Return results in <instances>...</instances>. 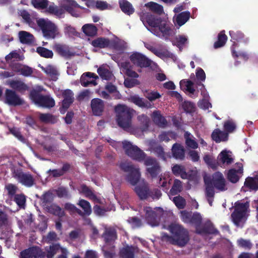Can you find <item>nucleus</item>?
Masks as SVG:
<instances>
[{
	"label": "nucleus",
	"mask_w": 258,
	"mask_h": 258,
	"mask_svg": "<svg viewBox=\"0 0 258 258\" xmlns=\"http://www.w3.org/2000/svg\"><path fill=\"white\" fill-rule=\"evenodd\" d=\"M190 16V13L189 11H186L179 13L176 17V23L179 26H181L189 19Z\"/></svg>",
	"instance_id": "41"
},
{
	"label": "nucleus",
	"mask_w": 258,
	"mask_h": 258,
	"mask_svg": "<svg viewBox=\"0 0 258 258\" xmlns=\"http://www.w3.org/2000/svg\"><path fill=\"white\" fill-rule=\"evenodd\" d=\"M30 98L36 104L43 107L51 108L55 105V101L52 98L47 95H42L34 89L31 91Z\"/></svg>",
	"instance_id": "10"
},
{
	"label": "nucleus",
	"mask_w": 258,
	"mask_h": 258,
	"mask_svg": "<svg viewBox=\"0 0 258 258\" xmlns=\"http://www.w3.org/2000/svg\"><path fill=\"white\" fill-rule=\"evenodd\" d=\"M169 230L172 236L166 235L165 237L172 244L182 247L185 246L189 241L188 232L181 225L172 223L169 226Z\"/></svg>",
	"instance_id": "1"
},
{
	"label": "nucleus",
	"mask_w": 258,
	"mask_h": 258,
	"mask_svg": "<svg viewBox=\"0 0 258 258\" xmlns=\"http://www.w3.org/2000/svg\"><path fill=\"white\" fill-rule=\"evenodd\" d=\"M120 258H135V248L133 246L126 245L119 251Z\"/></svg>",
	"instance_id": "37"
},
{
	"label": "nucleus",
	"mask_w": 258,
	"mask_h": 258,
	"mask_svg": "<svg viewBox=\"0 0 258 258\" xmlns=\"http://www.w3.org/2000/svg\"><path fill=\"white\" fill-rule=\"evenodd\" d=\"M60 248V246L58 244H52L50 245L48 249H46V256L47 258H53L54 255L57 253V251Z\"/></svg>",
	"instance_id": "59"
},
{
	"label": "nucleus",
	"mask_w": 258,
	"mask_h": 258,
	"mask_svg": "<svg viewBox=\"0 0 258 258\" xmlns=\"http://www.w3.org/2000/svg\"><path fill=\"white\" fill-rule=\"evenodd\" d=\"M45 253L39 247L33 246L24 249L20 252V258H43Z\"/></svg>",
	"instance_id": "18"
},
{
	"label": "nucleus",
	"mask_w": 258,
	"mask_h": 258,
	"mask_svg": "<svg viewBox=\"0 0 258 258\" xmlns=\"http://www.w3.org/2000/svg\"><path fill=\"white\" fill-rule=\"evenodd\" d=\"M115 111L116 113V121L118 126L125 131L130 130L135 110L126 105L118 104L115 106Z\"/></svg>",
	"instance_id": "2"
},
{
	"label": "nucleus",
	"mask_w": 258,
	"mask_h": 258,
	"mask_svg": "<svg viewBox=\"0 0 258 258\" xmlns=\"http://www.w3.org/2000/svg\"><path fill=\"white\" fill-rule=\"evenodd\" d=\"M182 189V182L179 179H175L173 184L170 190L171 195L175 196L180 192Z\"/></svg>",
	"instance_id": "51"
},
{
	"label": "nucleus",
	"mask_w": 258,
	"mask_h": 258,
	"mask_svg": "<svg viewBox=\"0 0 258 258\" xmlns=\"http://www.w3.org/2000/svg\"><path fill=\"white\" fill-rule=\"evenodd\" d=\"M204 183L205 188L208 189L211 187L213 191H215V189L219 191H224L228 189L227 181L223 174L220 171L214 172L211 178L205 179Z\"/></svg>",
	"instance_id": "4"
},
{
	"label": "nucleus",
	"mask_w": 258,
	"mask_h": 258,
	"mask_svg": "<svg viewBox=\"0 0 258 258\" xmlns=\"http://www.w3.org/2000/svg\"><path fill=\"white\" fill-rule=\"evenodd\" d=\"M9 85L13 90L19 92H24L28 89V86L20 80H12L9 82Z\"/></svg>",
	"instance_id": "31"
},
{
	"label": "nucleus",
	"mask_w": 258,
	"mask_h": 258,
	"mask_svg": "<svg viewBox=\"0 0 258 258\" xmlns=\"http://www.w3.org/2000/svg\"><path fill=\"white\" fill-rule=\"evenodd\" d=\"M144 164L147 167L146 174L148 176L154 179L162 175L161 167L156 158L148 156L144 161Z\"/></svg>",
	"instance_id": "8"
},
{
	"label": "nucleus",
	"mask_w": 258,
	"mask_h": 258,
	"mask_svg": "<svg viewBox=\"0 0 258 258\" xmlns=\"http://www.w3.org/2000/svg\"><path fill=\"white\" fill-rule=\"evenodd\" d=\"M182 108L186 113H193L195 110V105L190 101H184L182 103Z\"/></svg>",
	"instance_id": "63"
},
{
	"label": "nucleus",
	"mask_w": 258,
	"mask_h": 258,
	"mask_svg": "<svg viewBox=\"0 0 258 258\" xmlns=\"http://www.w3.org/2000/svg\"><path fill=\"white\" fill-rule=\"evenodd\" d=\"M91 44L94 47L104 48L110 46L111 42L108 38L104 37H98L93 40Z\"/></svg>",
	"instance_id": "32"
},
{
	"label": "nucleus",
	"mask_w": 258,
	"mask_h": 258,
	"mask_svg": "<svg viewBox=\"0 0 258 258\" xmlns=\"http://www.w3.org/2000/svg\"><path fill=\"white\" fill-rule=\"evenodd\" d=\"M172 172L176 176H180L182 179H187L188 177L186 169L183 165L175 164L172 167Z\"/></svg>",
	"instance_id": "30"
},
{
	"label": "nucleus",
	"mask_w": 258,
	"mask_h": 258,
	"mask_svg": "<svg viewBox=\"0 0 258 258\" xmlns=\"http://www.w3.org/2000/svg\"><path fill=\"white\" fill-rule=\"evenodd\" d=\"M129 101L141 108H149L151 107V104L143 98L137 95L131 96L128 99Z\"/></svg>",
	"instance_id": "27"
},
{
	"label": "nucleus",
	"mask_w": 258,
	"mask_h": 258,
	"mask_svg": "<svg viewBox=\"0 0 258 258\" xmlns=\"http://www.w3.org/2000/svg\"><path fill=\"white\" fill-rule=\"evenodd\" d=\"M12 177L22 185L30 187L35 184L33 176L29 172H24L21 168L14 169L12 173Z\"/></svg>",
	"instance_id": "11"
},
{
	"label": "nucleus",
	"mask_w": 258,
	"mask_h": 258,
	"mask_svg": "<svg viewBox=\"0 0 258 258\" xmlns=\"http://www.w3.org/2000/svg\"><path fill=\"white\" fill-rule=\"evenodd\" d=\"M237 246L245 250H250L253 246V243L250 239L240 238L236 241Z\"/></svg>",
	"instance_id": "45"
},
{
	"label": "nucleus",
	"mask_w": 258,
	"mask_h": 258,
	"mask_svg": "<svg viewBox=\"0 0 258 258\" xmlns=\"http://www.w3.org/2000/svg\"><path fill=\"white\" fill-rule=\"evenodd\" d=\"M26 200V196L23 194H16L14 196V201L20 209H24Z\"/></svg>",
	"instance_id": "54"
},
{
	"label": "nucleus",
	"mask_w": 258,
	"mask_h": 258,
	"mask_svg": "<svg viewBox=\"0 0 258 258\" xmlns=\"http://www.w3.org/2000/svg\"><path fill=\"white\" fill-rule=\"evenodd\" d=\"M131 62L137 67L141 68H147L151 66V60L145 55L138 52H133L130 56Z\"/></svg>",
	"instance_id": "15"
},
{
	"label": "nucleus",
	"mask_w": 258,
	"mask_h": 258,
	"mask_svg": "<svg viewBox=\"0 0 258 258\" xmlns=\"http://www.w3.org/2000/svg\"><path fill=\"white\" fill-rule=\"evenodd\" d=\"M106 243H110L114 242L117 238L116 231L114 229H106L102 235Z\"/></svg>",
	"instance_id": "33"
},
{
	"label": "nucleus",
	"mask_w": 258,
	"mask_h": 258,
	"mask_svg": "<svg viewBox=\"0 0 258 258\" xmlns=\"http://www.w3.org/2000/svg\"><path fill=\"white\" fill-rule=\"evenodd\" d=\"M172 156L176 159L184 160L185 158V149L180 144L176 143L172 147Z\"/></svg>",
	"instance_id": "23"
},
{
	"label": "nucleus",
	"mask_w": 258,
	"mask_h": 258,
	"mask_svg": "<svg viewBox=\"0 0 258 258\" xmlns=\"http://www.w3.org/2000/svg\"><path fill=\"white\" fill-rule=\"evenodd\" d=\"M155 55L162 59L164 58H171L173 60L176 59L175 55L167 49L163 50L158 49Z\"/></svg>",
	"instance_id": "47"
},
{
	"label": "nucleus",
	"mask_w": 258,
	"mask_h": 258,
	"mask_svg": "<svg viewBox=\"0 0 258 258\" xmlns=\"http://www.w3.org/2000/svg\"><path fill=\"white\" fill-rule=\"evenodd\" d=\"M138 120L140 123V128L142 132H144L148 130L150 119L149 117L145 114H141L137 117Z\"/></svg>",
	"instance_id": "38"
},
{
	"label": "nucleus",
	"mask_w": 258,
	"mask_h": 258,
	"mask_svg": "<svg viewBox=\"0 0 258 258\" xmlns=\"http://www.w3.org/2000/svg\"><path fill=\"white\" fill-rule=\"evenodd\" d=\"M119 167L124 172H127L125 179L132 185H136L141 178L140 169L136 168L131 162H124L119 164Z\"/></svg>",
	"instance_id": "5"
},
{
	"label": "nucleus",
	"mask_w": 258,
	"mask_h": 258,
	"mask_svg": "<svg viewBox=\"0 0 258 258\" xmlns=\"http://www.w3.org/2000/svg\"><path fill=\"white\" fill-rule=\"evenodd\" d=\"M39 119L42 122L45 123H54L55 120L54 116L49 113H41Z\"/></svg>",
	"instance_id": "64"
},
{
	"label": "nucleus",
	"mask_w": 258,
	"mask_h": 258,
	"mask_svg": "<svg viewBox=\"0 0 258 258\" xmlns=\"http://www.w3.org/2000/svg\"><path fill=\"white\" fill-rule=\"evenodd\" d=\"M37 23L46 38L54 39L58 35V28L51 22L46 21L44 19H40L37 20Z\"/></svg>",
	"instance_id": "9"
},
{
	"label": "nucleus",
	"mask_w": 258,
	"mask_h": 258,
	"mask_svg": "<svg viewBox=\"0 0 258 258\" xmlns=\"http://www.w3.org/2000/svg\"><path fill=\"white\" fill-rule=\"evenodd\" d=\"M119 5L121 10L126 15H130L135 12L132 4L126 0H120Z\"/></svg>",
	"instance_id": "40"
},
{
	"label": "nucleus",
	"mask_w": 258,
	"mask_h": 258,
	"mask_svg": "<svg viewBox=\"0 0 258 258\" xmlns=\"http://www.w3.org/2000/svg\"><path fill=\"white\" fill-rule=\"evenodd\" d=\"M190 134L187 132H185L184 134V138L185 139V144L186 146L191 149H196L198 147V144L197 142L191 139L189 137Z\"/></svg>",
	"instance_id": "58"
},
{
	"label": "nucleus",
	"mask_w": 258,
	"mask_h": 258,
	"mask_svg": "<svg viewBox=\"0 0 258 258\" xmlns=\"http://www.w3.org/2000/svg\"><path fill=\"white\" fill-rule=\"evenodd\" d=\"M83 32L86 35L93 37L95 36L97 33V28L93 24H85L82 28Z\"/></svg>",
	"instance_id": "43"
},
{
	"label": "nucleus",
	"mask_w": 258,
	"mask_h": 258,
	"mask_svg": "<svg viewBox=\"0 0 258 258\" xmlns=\"http://www.w3.org/2000/svg\"><path fill=\"white\" fill-rule=\"evenodd\" d=\"M231 152L226 150L221 152L218 156V160L222 164L229 165L234 162V159L231 157Z\"/></svg>",
	"instance_id": "28"
},
{
	"label": "nucleus",
	"mask_w": 258,
	"mask_h": 258,
	"mask_svg": "<svg viewBox=\"0 0 258 258\" xmlns=\"http://www.w3.org/2000/svg\"><path fill=\"white\" fill-rule=\"evenodd\" d=\"M151 32L154 35L159 36L161 34L167 38L172 34V25L162 19L156 29H153Z\"/></svg>",
	"instance_id": "16"
},
{
	"label": "nucleus",
	"mask_w": 258,
	"mask_h": 258,
	"mask_svg": "<svg viewBox=\"0 0 258 258\" xmlns=\"http://www.w3.org/2000/svg\"><path fill=\"white\" fill-rule=\"evenodd\" d=\"M227 40V37L225 34L224 31H221L218 35V40L214 44L215 48H218L223 46Z\"/></svg>",
	"instance_id": "46"
},
{
	"label": "nucleus",
	"mask_w": 258,
	"mask_h": 258,
	"mask_svg": "<svg viewBox=\"0 0 258 258\" xmlns=\"http://www.w3.org/2000/svg\"><path fill=\"white\" fill-rule=\"evenodd\" d=\"M135 191L141 200L146 199L150 192L149 187L146 183L136 186L135 188Z\"/></svg>",
	"instance_id": "29"
},
{
	"label": "nucleus",
	"mask_w": 258,
	"mask_h": 258,
	"mask_svg": "<svg viewBox=\"0 0 258 258\" xmlns=\"http://www.w3.org/2000/svg\"><path fill=\"white\" fill-rule=\"evenodd\" d=\"M181 219L184 223L194 225L196 230L201 225L202 222V217L198 212L192 213L186 211H182L181 212Z\"/></svg>",
	"instance_id": "14"
},
{
	"label": "nucleus",
	"mask_w": 258,
	"mask_h": 258,
	"mask_svg": "<svg viewBox=\"0 0 258 258\" xmlns=\"http://www.w3.org/2000/svg\"><path fill=\"white\" fill-rule=\"evenodd\" d=\"M77 205L79 206L83 210L81 211V214H79L81 216H89L92 213L91 206L90 203L84 199H81L79 201Z\"/></svg>",
	"instance_id": "34"
},
{
	"label": "nucleus",
	"mask_w": 258,
	"mask_h": 258,
	"mask_svg": "<svg viewBox=\"0 0 258 258\" xmlns=\"http://www.w3.org/2000/svg\"><path fill=\"white\" fill-rule=\"evenodd\" d=\"M146 6L149 8V10L159 15H161L163 13V7L157 3L149 2L146 4Z\"/></svg>",
	"instance_id": "49"
},
{
	"label": "nucleus",
	"mask_w": 258,
	"mask_h": 258,
	"mask_svg": "<svg viewBox=\"0 0 258 258\" xmlns=\"http://www.w3.org/2000/svg\"><path fill=\"white\" fill-rule=\"evenodd\" d=\"M172 201L178 209H183L185 208L186 201L185 199L180 196L174 197Z\"/></svg>",
	"instance_id": "60"
},
{
	"label": "nucleus",
	"mask_w": 258,
	"mask_h": 258,
	"mask_svg": "<svg viewBox=\"0 0 258 258\" xmlns=\"http://www.w3.org/2000/svg\"><path fill=\"white\" fill-rule=\"evenodd\" d=\"M32 4L36 9L44 10L48 7V1L47 0H32Z\"/></svg>",
	"instance_id": "57"
},
{
	"label": "nucleus",
	"mask_w": 258,
	"mask_h": 258,
	"mask_svg": "<svg viewBox=\"0 0 258 258\" xmlns=\"http://www.w3.org/2000/svg\"><path fill=\"white\" fill-rule=\"evenodd\" d=\"M64 11L66 10L72 16L77 17H79V14L76 8H80V6L74 0H68V4L63 5Z\"/></svg>",
	"instance_id": "25"
},
{
	"label": "nucleus",
	"mask_w": 258,
	"mask_h": 258,
	"mask_svg": "<svg viewBox=\"0 0 258 258\" xmlns=\"http://www.w3.org/2000/svg\"><path fill=\"white\" fill-rule=\"evenodd\" d=\"M20 42L22 44L30 45L34 43L35 38L30 33L25 31H20L18 33Z\"/></svg>",
	"instance_id": "26"
},
{
	"label": "nucleus",
	"mask_w": 258,
	"mask_h": 258,
	"mask_svg": "<svg viewBox=\"0 0 258 258\" xmlns=\"http://www.w3.org/2000/svg\"><path fill=\"white\" fill-rule=\"evenodd\" d=\"M4 102L12 106H18L25 104L24 100L15 91L7 89L4 94Z\"/></svg>",
	"instance_id": "12"
},
{
	"label": "nucleus",
	"mask_w": 258,
	"mask_h": 258,
	"mask_svg": "<svg viewBox=\"0 0 258 258\" xmlns=\"http://www.w3.org/2000/svg\"><path fill=\"white\" fill-rule=\"evenodd\" d=\"M91 107L94 115L100 116L104 110V102L99 98H94L91 101Z\"/></svg>",
	"instance_id": "22"
},
{
	"label": "nucleus",
	"mask_w": 258,
	"mask_h": 258,
	"mask_svg": "<svg viewBox=\"0 0 258 258\" xmlns=\"http://www.w3.org/2000/svg\"><path fill=\"white\" fill-rule=\"evenodd\" d=\"M145 217L147 222L152 226H156L158 224V221L156 218V213L153 211L151 208H146Z\"/></svg>",
	"instance_id": "36"
},
{
	"label": "nucleus",
	"mask_w": 258,
	"mask_h": 258,
	"mask_svg": "<svg viewBox=\"0 0 258 258\" xmlns=\"http://www.w3.org/2000/svg\"><path fill=\"white\" fill-rule=\"evenodd\" d=\"M81 192L86 197L95 200L97 199V196L94 194L93 191L86 184L81 185Z\"/></svg>",
	"instance_id": "50"
},
{
	"label": "nucleus",
	"mask_w": 258,
	"mask_h": 258,
	"mask_svg": "<svg viewBox=\"0 0 258 258\" xmlns=\"http://www.w3.org/2000/svg\"><path fill=\"white\" fill-rule=\"evenodd\" d=\"M144 26L149 30L156 29L159 24L161 23L162 18L150 13H144L140 17Z\"/></svg>",
	"instance_id": "13"
},
{
	"label": "nucleus",
	"mask_w": 258,
	"mask_h": 258,
	"mask_svg": "<svg viewBox=\"0 0 258 258\" xmlns=\"http://www.w3.org/2000/svg\"><path fill=\"white\" fill-rule=\"evenodd\" d=\"M46 209L48 211L59 218H61L65 215L64 211L58 205L55 204H51L47 207Z\"/></svg>",
	"instance_id": "44"
},
{
	"label": "nucleus",
	"mask_w": 258,
	"mask_h": 258,
	"mask_svg": "<svg viewBox=\"0 0 258 258\" xmlns=\"http://www.w3.org/2000/svg\"><path fill=\"white\" fill-rule=\"evenodd\" d=\"M153 121L159 126L164 127L167 124V121L164 116H163L159 111H154L152 115Z\"/></svg>",
	"instance_id": "35"
},
{
	"label": "nucleus",
	"mask_w": 258,
	"mask_h": 258,
	"mask_svg": "<svg viewBox=\"0 0 258 258\" xmlns=\"http://www.w3.org/2000/svg\"><path fill=\"white\" fill-rule=\"evenodd\" d=\"M56 51L62 56H68L70 55V52L68 47L64 45L57 44L55 45Z\"/></svg>",
	"instance_id": "53"
},
{
	"label": "nucleus",
	"mask_w": 258,
	"mask_h": 258,
	"mask_svg": "<svg viewBox=\"0 0 258 258\" xmlns=\"http://www.w3.org/2000/svg\"><path fill=\"white\" fill-rule=\"evenodd\" d=\"M36 52L42 57L45 58H52L53 55L52 50L46 48L39 46L36 48Z\"/></svg>",
	"instance_id": "52"
},
{
	"label": "nucleus",
	"mask_w": 258,
	"mask_h": 258,
	"mask_svg": "<svg viewBox=\"0 0 258 258\" xmlns=\"http://www.w3.org/2000/svg\"><path fill=\"white\" fill-rule=\"evenodd\" d=\"M62 96L63 98L62 101V105L59 108L61 114H64L71 105L74 101V93L70 89L64 90L62 93Z\"/></svg>",
	"instance_id": "17"
},
{
	"label": "nucleus",
	"mask_w": 258,
	"mask_h": 258,
	"mask_svg": "<svg viewBox=\"0 0 258 258\" xmlns=\"http://www.w3.org/2000/svg\"><path fill=\"white\" fill-rule=\"evenodd\" d=\"M10 133L22 143L25 142V139L22 135L19 128L13 127L9 128Z\"/></svg>",
	"instance_id": "61"
},
{
	"label": "nucleus",
	"mask_w": 258,
	"mask_h": 258,
	"mask_svg": "<svg viewBox=\"0 0 258 258\" xmlns=\"http://www.w3.org/2000/svg\"><path fill=\"white\" fill-rule=\"evenodd\" d=\"M122 148L125 153L132 159L138 162L144 161L146 157V154L137 146L133 145L130 142L124 141L122 142Z\"/></svg>",
	"instance_id": "6"
},
{
	"label": "nucleus",
	"mask_w": 258,
	"mask_h": 258,
	"mask_svg": "<svg viewBox=\"0 0 258 258\" xmlns=\"http://www.w3.org/2000/svg\"><path fill=\"white\" fill-rule=\"evenodd\" d=\"M97 73L102 79L109 80L111 78V72L104 67H100L97 70Z\"/></svg>",
	"instance_id": "55"
},
{
	"label": "nucleus",
	"mask_w": 258,
	"mask_h": 258,
	"mask_svg": "<svg viewBox=\"0 0 258 258\" xmlns=\"http://www.w3.org/2000/svg\"><path fill=\"white\" fill-rule=\"evenodd\" d=\"M53 195L51 191H48L45 192L40 197L41 205L46 209L47 207L51 205V204L53 202Z\"/></svg>",
	"instance_id": "39"
},
{
	"label": "nucleus",
	"mask_w": 258,
	"mask_h": 258,
	"mask_svg": "<svg viewBox=\"0 0 258 258\" xmlns=\"http://www.w3.org/2000/svg\"><path fill=\"white\" fill-rule=\"evenodd\" d=\"M13 58L16 59L17 60H22L24 57L21 56L17 50H14L5 56V60L7 62H9Z\"/></svg>",
	"instance_id": "62"
},
{
	"label": "nucleus",
	"mask_w": 258,
	"mask_h": 258,
	"mask_svg": "<svg viewBox=\"0 0 258 258\" xmlns=\"http://www.w3.org/2000/svg\"><path fill=\"white\" fill-rule=\"evenodd\" d=\"M238 169L231 168L228 171L227 178L230 182L236 183L238 182L243 175V165L241 163H237Z\"/></svg>",
	"instance_id": "19"
},
{
	"label": "nucleus",
	"mask_w": 258,
	"mask_h": 258,
	"mask_svg": "<svg viewBox=\"0 0 258 258\" xmlns=\"http://www.w3.org/2000/svg\"><path fill=\"white\" fill-rule=\"evenodd\" d=\"M42 70L48 75L51 80L55 81L57 80V76L59 75L56 68L52 66L48 65L46 67H42Z\"/></svg>",
	"instance_id": "42"
},
{
	"label": "nucleus",
	"mask_w": 258,
	"mask_h": 258,
	"mask_svg": "<svg viewBox=\"0 0 258 258\" xmlns=\"http://www.w3.org/2000/svg\"><path fill=\"white\" fill-rule=\"evenodd\" d=\"M46 11L50 14L54 15L58 17H60L64 13L63 9L59 8L54 5H49Z\"/></svg>",
	"instance_id": "48"
},
{
	"label": "nucleus",
	"mask_w": 258,
	"mask_h": 258,
	"mask_svg": "<svg viewBox=\"0 0 258 258\" xmlns=\"http://www.w3.org/2000/svg\"><path fill=\"white\" fill-rule=\"evenodd\" d=\"M91 78L97 79H98L99 77L93 73L87 72L83 74L80 78V83L82 86L85 87L89 85L96 86L97 83L95 80H90Z\"/></svg>",
	"instance_id": "21"
},
{
	"label": "nucleus",
	"mask_w": 258,
	"mask_h": 258,
	"mask_svg": "<svg viewBox=\"0 0 258 258\" xmlns=\"http://www.w3.org/2000/svg\"><path fill=\"white\" fill-rule=\"evenodd\" d=\"M196 232L199 234H214L218 235L219 231L216 229L212 223L209 221L206 222L202 225H200L196 231Z\"/></svg>",
	"instance_id": "20"
},
{
	"label": "nucleus",
	"mask_w": 258,
	"mask_h": 258,
	"mask_svg": "<svg viewBox=\"0 0 258 258\" xmlns=\"http://www.w3.org/2000/svg\"><path fill=\"white\" fill-rule=\"evenodd\" d=\"M234 211L231 213V218L232 222L237 227L240 226L246 220L249 209V202H242L237 201L233 206Z\"/></svg>",
	"instance_id": "3"
},
{
	"label": "nucleus",
	"mask_w": 258,
	"mask_h": 258,
	"mask_svg": "<svg viewBox=\"0 0 258 258\" xmlns=\"http://www.w3.org/2000/svg\"><path fill=\"white\" fill-rule=\"evenodd\" d=\"M55 192L57 196L59 198L69 199L71 197L68 189L63 186L59 187L55 190Z\"/></svg>",
	"instance_id": "56"
},
{
	"label": "nucleus",
	"mask_w": 258,
	"mask_h": 258,
	"mask_svg": "<svg viewBox=\"0 0 258 258\" xmlns=\"http://www.w3.org/2000/svg\"><path fill=\"white\" fill-rule=\"evenodd\" d=\"M224 128L225 132L216 128L212 132L211 138L216 143L227 141L228 139V133H232L235 130L236 125L232 121L227 120L224 124Z\"/></svg>",
	"instance_id": "7"
},
{
	"label": "nucleus",
	"mask_w": 258,
	"mask_h": 258,
	"mask_svg": "<svg viewBox=\"0 0 258 258\" xmlns=\"http://www.w3.org/2000/svg\"><path fill=\"white\" fill-rule=\"evenodd\" d=\"M244 188H247V190H254L256 191L258 190V175L254 177H247L244 183Z\"/></svg>",
	"instance_id": "24"
}]
</instances>
